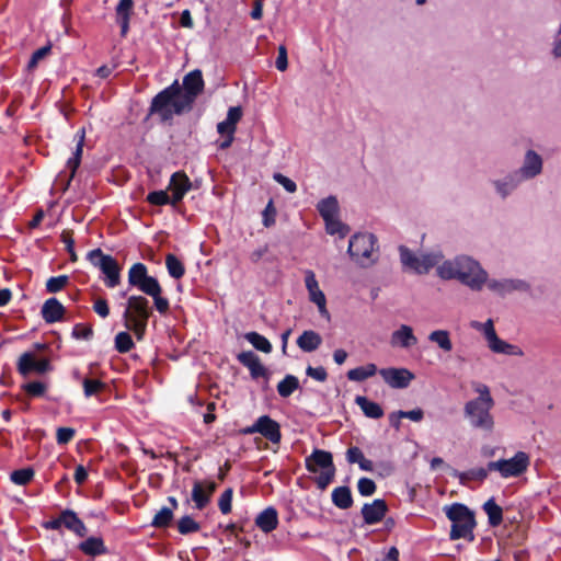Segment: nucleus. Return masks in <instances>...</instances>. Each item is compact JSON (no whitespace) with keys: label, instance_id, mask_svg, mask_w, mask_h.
Returning <instances> with one entry per match:
<instances>
[{"label":"nucleus","instance_id":"nucleus-1","mask_svg":"<svg viewBox=\"0 0 561 561\" xmlns=\"http://www.w3.org/2000/svg\"><path fill=\"white\" fill-rule=\"evenodd\" d=\"M440 280H457L473 291H479V285L485 280L484 267L469 254H457L440 261L437 271Z\"/></svg>","mask_w":561,"mask_h":561},{"label":"nucleus","instance_id":"nucleus-2","mask_svg":"<svg viewBox=\"0 0 561 561\" xmlns=\"http://www.w3.org/2000/svg\"><path fill=\"white\" fill-rule=\"evenodd\" d=\"M400 263L404 271L417 275H426L435 268L437 274L444 252L440 249L431 251H413L405 245L399 247Z\"/></svg>","mask_w":561,"mask_h":561},{"label":"nucleus","instance_id":"nucleus-3","mask_svg":"<svg viewBox=\"0 0 561 561\" xmlns=\"http://www.w3.org/2000/svg\"><path fill=\"white\" fill-rule=\"evenodd\" d=\"M149 300L144 296L133 295L128 297L126 309L123 313L125 328L131 330L138 340H141L150 317Z\"/></svg>","mask_w":561,"mask_h":561},{"label":"nucleus","instance_id":"nucleus-4","mask_svg":"<svg viewBox=\"0 0 561 561\" xmlns=\"http://www.w3.org/2000/svg\"><path fill=\"white\" fill-rule=\"evenodd\" d=\"M446 516L451 522L450 539L473 541L476 520L473 513L463 504L454 503L445 508Z\"/></svg>","mask_w":561,"mask_h":561},{"label":"nucleus","instance_id":"nucleus-5","mask_svg":"<svg viewBox=\"0 0 561 561\" xmlns=\"http://www.w3.org/2000/svg\"><path fill=\"white\" fill-rule=\"evenodd\" d=\"M470 327L483 335L492 353L514 357H523L525 355L520 346L512 344L497 335L492 319H488L485 322L471 321Z\"/></svg>","mask_w":561,"mask_h":561},{"label":"nucleus","instance_id":"nucleus-6","mask_svg":"<svg viewBox=\"0 0 561 561\" xmlns=\"http://www.w3.org/2000/svg\"><path fill=\"white\" fill-rule=\"evenodd\" d=\"M493 407L494 403L469 400L463 407V414L472 428L491 433L495 426L494 416L491 412Z\"/></svg>","mask_w":561,"mask_h":561},{"label":"nucleus","instance_id":"nucleus-7","mask_svg":"<svg viewBox=\"0 0 561 561\" xmlns=\"http://www.w3.org/2000/svg\"><path fill=\"white\" fill-rule=\"evenodd\" d=\"M377 248V239L373 233H355L348 243V254L360 266H368L375 262L374 253Z\"/></svg>","mask_w":561,"mask_h":561},{"label":"nucleus","instance_id":"nucleus-8","mask_svg":"<svg viewBox=\"0 0 561 561\" xmlns=\"http://www.w3.org/2000/svg\"><path fill=\"white\" fill-rule=\"evenodd\" d=\"M87 259L104 274V283L108 288L119 285L121 266L113 256L104 254L101 249H94L88 253Z\"/></svg>","mask_w":561,"mask_h":561},{"label":"nucleus","instance_id":"nucleus-9","mask_svg":"<svg viewBox=\"0 0 561 561\" xmlns=\"http://www.w3.org/2000/svg\"><path fill=\"white\" fill-rule=\"evenodd\" d=\"M530 465V457L525 451H517L510 459H499L489 462V469L499 472L501 478H517L525 473Z\"/></svg>","mask_w":561,"mask_h":561},{"label":"nucleus","instance_id":"nucleus-10","mask_svg":"<svg viewBox=\"0 0 561 561\" xmlns=\"http://www.w3.org/2000/svg\"><path fill=\"white\" fill-rule=\"evenodd\" d=\"M485 280L479 285V291L486 287L493 294L505 297L515 291H528L530 285L520 278H491L484 268Z\"/></svg>","mask_w":561,"mask_h":561},{"label":"nucleus","instance_id":"nucleus-11","mask_svg":"<svg viewBox=\"0 0 561 561\" xmlns=\"http://www.w3.org/2000/svg\"><path fill=\"white\" fill-rule=\"evenodd\" d=\"M524 183L515 170H511L493 176L490 179L489 184L495 197L505 201L511 197L518 187Z\"/></svg>","mask_w":561,"mask_h":561},{"label":"nucleus","instance_id":"nucleus-12","mask_svg":"<svg viewBox=\"0 0 561 561\" xmlns=\"http://www.w3.org/2000/svg\"><path fill=\"white\" fill-rule=\"evenodd\" d=\"M523 182L531 181L543 172V158L534 149H527L523 156L522 164L515 169Z\"/></svg>","mask_w":561,"mask_h":561},{"label":"nucleus","instance_id":"nucleus-13","mask_svg":"<svg viewBox=\"0 0 561 561\" xmlns=\"http://www.w3.org/2000/svg\"><path fill=\"white\" fill-rule=\"evenodd\" d=\"M18 370L23 376L32 373L43 375L51 370V365L48 358L38 356L35 351H28L19 357Z\"/></svg>","mask_w":561,"mask_h":561},{"label":"nucleus","instance_id":"nucleus-14","mask_svg":"<svg viewBox=\"0 0 561 561\" xmlns=\"http://www.w3.org/2000/svg\"><path fill=\"white\" fill-rule=\"evenodd\" d=\"M305 286L308 291L309 300L317 306L320 316L327 321H330L331 314L327 308L325 295L319 286L314 272L311 270L305 271Z\"/></svg>","mask_w":561,"mask_h":561},{"label":"nucleus","instance_id":"nucleus-15","mask_svg":"<svg viewBox=\"0 0 561 561\" xmlns=\"http://www.w3.org/2000/svg\"><path fill=\"white\" fill-rule=\"evenodd\" d=\"M243 434L259 433L273 444H278L282 438L279 424L268 415L260 416L251 426L243 428Z\"/></svg>","mask_w":561,"mask_h":561},{"label":"nucleus","instance_id":"nucleus-16","mask_svg":"<svg viewBox=\"0 0 561 561\" xmlns=\"http://www.w3.org/2000/svg\"><path fill=\"white\" fill-rule=\"evenodd\" d=\"M380 376L391 388H407L414 379V375L407 368H382L379 370Z\"/></svg>","mask_w":561,"mask_h":561},{"label":"nucleus","instance_id":"nucleus-17","mask_svg":"<svg viewBox=\"0 0 561 561\" xmlns=\"http://www.w3.org/2000/svg\"><path fill=\"white\" fill-rule=\"evenodd\" d=\"M174 89L168 87L160 93H158L152 102L150 111L157 113L162 119H169L174 115L172 106V92Z\"/></svg>","mask_w":561,"mask_h":561},{"label":"nucleus","instance_id":"nucleus-18","mask_svg":"<svg viewBox=\"0 0 561 561\" xmlns=\"http://www.w3.org/2000/svg\"><path fill=\"white\" fill-rule=\"evenodd\" d=\"M191 188V180L184 172L173 173L168 185V191L172 193L171 205H176L181 202Z\"/></svg>","mask_w":561,"mask_h":561},{"label":"nucleus","instance_id":"nucleus-19","mask_svg":"<svg viewBox=\"0 0 561 561\" xmlns=\"http://www.w3.org/2000/svg\"><path fill=\"white\" fill-rule=\"evenodd\" d=\"M84 136H85V133H84L83 128L78 130L77 134H76L77 145H76V149H75V151L72 153V157H70L67 160L66 167L69 170V175H68V178H67V180L65 182V185L62 187L64 191L69 187L70 182L73 179V176L76 174V171H77V169L80 165L82 150H83V144H84Z\"/></svg>","mask_w":561,"mask_h":561},{"label":"nucleus","instance_id":"nucleus-20","mask_svg":"<svg viewBox=\"0 0 561 561\" xmlns=\"http://www.w3.org/2000/svg\"><path fill=\"white\" fill-rule=\"evenodd\" d=\"M417 343L413 329L408 324H401L391 333L390 344L393 347L410 348Z\"/></svg>","mask_w":561,"mask_h":561},{"label":"nucleus","instance_id":"nucleus-21","mask_svg":"<svg viewBox=\"0 0 561 561\" xmlns=\"http://www.w3.org/2000/svg\"><path fill=\"white\" fill-rule=\"evenodd\" d=\"M387 504L383 500L376 499L371 503H366L362 507V515L366 524L374 525L379 523L386 515Z\"/></svg>","mask_w":561,"mask_h":561},{"label":"nucleus","instance_id":"nucleus-22","mask_svg":"<svg viewBox=\"0 0 561 561\" xmlns=\"http://www.w3.org/2000/svg\"><path fill=\"white\" fill-rule=\"evenodd\" d=\"M215 490L216 483L213 481L195 482L192 490V500L196 508L203 510L208 504Z\"/></svg>","mask_w":561,"mask_h":561},{"label":"nucleus","instance_id":"nucleus-23","mask_svg":"<svg viewBox=\"0 0 561 561\" xmlns=\"http://www.w3.org/2000/svg\"><path fill=\"white\" fill-rule=\"evenodd\" d=\"M306 467L310 472L314 473L320 469L325 470L329 468H334L331 453L314 449L313 453L306 458Z\"/></svg>","mask_w":561,"mask_h":561},{"label":"nucleus","instance_id":"nucleus-24","mask_svg":"<svg viewBox=\"0 0 561 561\" xmlns=\"http://www.w3.org/2000/svg\"><path fill=\"white\" fill-rule=\"evenodd\" d=\"M134 11V0H119L115 8L116 22L121 26V34L125 36L129 30V21Z\"/></svg>","mask_w":561,"mask_h":561},{"label":"nucleus","instance_id":"nucleus-25","mask_svg":"<svg viewBox=\"0 0 561 561\" xmlns=\"http://www.w3.org/2000/svg\"><path fill=\"white\" fill-rule=\"evenodd\" d=\"M242 117V110L240 106H232L228 110L227 117L217 124V131L220 135L233 136L237 129V124Z\"/></svg>","mask_w":561,"mask_h":561},{"label":"nucleus","instance_id":"nucleus-26","mask_svg":"<svg viewBox=\"0 0 561 561\" xmlns=\"http://www.w3.org/2000/svg\"><path fill=\"white\" fill-rule=\"evenodd\" d=\"M238 360L250 370L253 378H259L266 374V368L260 362L259 356L252 351L240 353Z\"/></svg>","mask_w":561,"mask_h":561},{"label":"nucleus","instance_id":"nucleus-27","mask_svg":"<svg viewBox=\"0 0 561 561\" xmlns=\"http://www.w3.org/2000/svg\"><path fill=\"white\" fill-rule=\"evenodd\" d=\"M41 312L45 322L55 323L62 319L65 308L56 298H49L44 302Z\"/></svg>","mask_w":561,"mask_h":561},{"label":"nucleus","instance_id":"nucleus-28","mask_svg":"<svg viewBox=\"0 0 561 561\" xmlns=\"http://www.w3.org/2000/svg\"><path fill=\"white\" fill-rule=\"evenodd\" d=\"M170 88L174 89L172 92V106L174 114H181L182 112L190 110L195 99L184 92L176 82L171 84Z\"/></svg>","mask_w":561,"mask_h":561},{"label":"nucleus","instance_id":"nucleus-29","mask_svg":"<svg viewBox=\"0 0 561 561\" xmlns=\"http://www.w3.org/2000/svg\"><path fill=\"white\" fill-rule=\"evenodd\" d=\"M60 522L62 525L75 533L76 535L83 537L87 535V527L83 522L78 517V515L70 510H66L60 514Z\"/></svg>","mask_w":561,"mask_h":561},{"label":"nucleus","instance_id":"nucleus-30","mask_svg":"<svg viewBox=\"0 0 561 561\" xmlns=\"http://www.w3.org/2000/svg\"><path fill=\"white\" fill-rule=\"evenodd\" d=\"M203 87L204 81L202 72L199 70H193L184 77L183 88L181 89L194 99H196V96L202 92Z\"/></svg>","mask_w":561,"mask_h":561},{"label":"nucleus","instance_id":"nucleus-31","mask_svg":"<svg viewBox=\"0 0 561 561\" xmlns=\"http://www.w3.org/2000/svg\"><path fill=\"white\" fill-rule=\"evenodd\" d=\"M256 526L264 533L268 534L277 527L278 517L274 507H267L262 511L255 518Z\"/></svg>","mask_w":561,"mask_h":561},{"label":"nucleus","instance_id":"nucleus-32","mask_svg":"<svg viewBox=\"0 0 561 561\" xmlns=\"http://www.w3.org/2000/svg\"><path fill=\"white\" fill-rule=\"evenodd\" d=\"M322 343L321 335L313 330H306L297 339L298 347L307 353L316 351Z\"/></svg>","mask_w":561,"mask_h":561},{"label":"nucleus","instance_id":"nucleus-33","mask_svg":"<svg viewBox=\"0 0 561 561\" xmlns=\"http://www.w3.org/2000/svg\"><path fill=\"white\" fill-rule=\"evenodd\" d=\"M79 549L87 556L96 557L106 553V547L100 537H89L79 543Z\"/></svg>","mask_w":561,"mask_h":561},{"label":"nucleus","instance_id":"nucleus-34","mask_svg":"<svg viewBox=\"0 0 561 561\" xmlns=\"http://www.w3.org/2000/svg\"><path fill=\"white\" fill-rule=\"evenodd\" d=\"M355 403L362 409L363 413L370 419H380L383 415L382 408L374 402L368 400L366 397L357 396L355 398Z\"/></svg>","mask_w":561,"mask_h":561},{"label":"nucleus","instance_id":"nucleus-35","mask_svg":"<svg viewBox=\"0 0 561 561\" xmlns=\"http://www.w3.org/2000/svg\"><path fill=\"white\" fill-rule=\"evenodd\" d=\"M317 209L323 220L339 215V202L335 196H329L317 204Z\"/></svg>","mask_w":561,"mask_h":561},{"label":"nucleus","instance_id":"nucleus-36","mask_svg":"<svg viewBox=\"0 0 561 561\" xmlns=\"http://www.w3.org/2000/svg\"><path fill=\"white\" fill-rule=\"evenodd\" d=\"M427 339L430 342L436 344L443 352L449 353L453 350L450 333L447 330H434L428 334Z\"/></svg>","mask_w":561,"mask_h":561},{"label":"nucleus","instance_id":"nucleus-37","mask_svg":"<svg viewBox=\"0 0 561 561\" xmlns=\"http://www.w3.org/2000/svg\"><path fill=\"white\" fill-rule=\"evenodd\" d=\"M333 504L341 508L347 510L353 504L352 493L348 486H337L332 491Z\"/></svg>","mask_w":561,"mask_h":561},{"label":"nucleus","instance_id":"nucleus-38","mask_svg":"<svg viewBox=\"0 0 561 561\" xmlns=\"http://www.w3.org/2000/svg\"><path fill=\"white\" fill-rule=\"evenodd\" d=\"M483 511L488 515L489 524L493 527L499 526L503 520V510L497 505L494 499H489L483 504Z\"/></svg>","mask_w":561,"mask_h":561},{"label":"nucleus","instance_id":"nucleus-39","mask_svg":"<svg viewBox=\"0 0 561 561\" xmlns=\"http://www.w3.org/2000/svg\"><path fill=\"white\" fill-rule=\"evenodd\" d=\"M148 276L147 266L144 263H135L128 271V283L130 286L138 288Z\"/></svg>","mask_w":561,"mask_h":561},{"label":"nucleus","instance_id":"nucleus-40","mask_svg":"<svg viewBox=\"0 0 561 561\" xmlns=\"http://www.w3.org/2000/svg\"><path fill=\"white\" fill-rule=\"evenodd\" d=\"M376 373L377 366L370 363L348 370L347 378L352 381L360 382L373 377Z\"/></svg>","mask_w":561,"mask_h":561},{"label":"nucleus","instance_id":"nucleus-41","mask_svg":"<svg viewBox=\"0 0 561 561\" xmlns=\"http://www.w3.org/2000/svg\"><path fill=\"white\" fill-rule=\"evenodd\" d=\"M245 340L257 351L263 353L272 352V344L270 341L257 332H248L244 335Z\"/></svg>","mask_w":561,"mask_h":561},{"label":"nucleus","instance_id":"nucleus-42","mask_svg":"<svg viewBox=\"0 0 561 561\" xmlns=\"http://www.w3.org/2000/svg\"><path fill=\"white\" fill-rule=\"evenodd\" d=\"M325 222V231L331 236H339V238H344L350 232V228L344 225L337 216L328 218L324 220Z\"/></svg>","mask_w":561,"mask_h":561},{"label":"nucleus","instance_id":"nucleus-43","mask_svg":"<svg viewBox=\"0 0 561 561\" xmlns=\"http://www.w3.org/2000/svg\"><path fill=\"white\" fill-rule=\"evenodd\" d=\"M299 388L298 378L293 375H287L277 385V392L280 397L287 398Z\"/></svg>","mask_w":561,"mask_h":561},{"label":"nucleus","instance_id":"nucleus-44","mask_svg":"<svg viewBox=\"0 0 561 561\" xmlns=\"http://www.w3.org/2000/svg\"><path fill=\"white\" fill-rule=\"evenodd\" d=\"M173 519V511L170 507H161L152 518L151 526L156 528L168 527Z\"/></svg>","mask_w":561,"mask_h":561},{"label":"nucleus","instance_id":"nucleus-45","mask_svg":"<svg viewBox=\"0 0 561 561\" xmlns=\"http://www.w3.org/2000/svg\"><path fill=\"white\" fill-rule=\"evenodd\" d=\"M165 266L169 275L175 279L181 278L185 273L183 263L173 254L167 255Z\"/></svg>","mask_w":561,"mask_h":561},{"label":"nucleus","instance_id":"nucleus-46","mask_svg":"<svg viewBox=\"0 0 561 561\" xmlns=\"http://www.w3.org/2000/svg\"><path fill=\"white\" fill-rule=\"evenodd\" d=\"M138 289L150 297L157 296L158 294H162V288L158 279L150 275L146 278L145 282L140 284Z\"/></svg>","mask_w":561,"mask_h":561},{"label":"nucleus","instance_id":"nucleus-47","mask_svg":"<svg viewBox=\"0 0 561 561\" xmlns=\"http://www.w3.org/2000/svg\"><path fill=\"white\" fill-rule=\"evenodd\" d=\"M134 346L131 336L127 332H119L115 336V347L121 353L129 352Z\"/></svg>","mask_w":561,"mask_h":561},{"label":"nucleus","instance_id":"nucleus-48","mask_svg":"<svg viewBox=\"0 0 561 561\" xmlns=\"http://www.w3.org/2000/svg\"><path fill=\"white\" fill-rule=\"evenodd\" d=\"M34 477V471L31 468L15 470L11 473V481L18 485H25Z\"/></svg>","mask_w":561,"mask_h":561},{"label":"nucleus","instance_id":"nucleus-49","mask_svg":"<svg viewBox=\"0 0 561 561\" xmlns=\"http://www.w3.org/2000/svg\"><path fill=\"white\" fill-rule=\"evenodd\" d=\"M179 533L187 535L199 530V525L191 517L183 516L178 523Z\"/></svg>","mask_w":561,"mask_h":561},{"label":"nucleus","instance_id":"nucleus-50","mask_svg":"<svg viewBox=\"0 0 561 561\" xmlns=\"http://www.w3.org/2000/svg\"><path fill=\"white\" fill-rule=\"evenodd\" d=\"M83 391L84 396L87 398H90L98 392H100L104 388V383L98 379H89L84 378L82 380Z\"/></svg>","mask_w":561,"mask_h":561},{"label":"nucleus","instance_id":"nucleus-51","mask_svg":"<svg viewBox=\"0 0 561 561\" xmlns=\"http://www.w3.org/2000/svg\"><path fill=\"white\" fill-rule=\"evenodd\" d=\"M147 201L152 205L162 206L171 204L172 196L170 197L167 191H153L148 194Z\"/></svg>","mask_w":561,"mask_h":561},{"label":"nucleus","instance_id":"nucleus-52","mask_svg":"<svg viewBox=\"0 0 561 561\" xmlns=\"http://www.w3.org/2000/svg\"><path fill=\"white\" fill-rule=\"evenodd\" d=\"M68 280L69 277L67 275L50 277L46 283V289L49 293H57L67 285Z\"/></svg>","mask_w":561,"mask_h":561},{"label":"nucleus","instance_id":"nucleus-53","mask_svg":"<svg viewBox=\"0 0 561 561\" xmlns=\"http://www.w3.org/2000/svg\"><path fill=\"white\" fill-rule=\"evenodd\" d=\"M357 490L362 496H370L376 491V483L369 478H360L357 482Z\"/></svg>","mask_w":561,"mask_h":561},{"label":"nucleus","instance_id":"nucleus-54","mask_svg":"<svg viewBox=\"0 0 561 561\" xmlns=\"http://www.w3.org/2000/svg\"><path fill=\"white\" fill-rule=\"evenodd\" d=\"M335 474V468H329L321 470L320 474L316 479V483L319 489L324 490L331 483Z\"/></svg>","mask_w":561,"mask_h":561},{"label":"nucleus","instance_id":"nucleus-55","mask_svg":"<svg viewBox=\"0 0 561 561\" xmlns=\"http://www.w3.org/2000/svg\"><path fill=\"white\" fill-rule=\"evenodd\" d=\"M474 391L479 394L477 398L471 399L472 401L494 403L491 396L490 389L486 385L479 383L476 386Z\"/></svg>","mask_w":561,"mask_h":561},{"label":"nucleus","instance_id":"nucleus-56","mask_svg":"<svg viewBox=\"0 0 561 561\" xmlns=\"http://www.w3.org/2000/svg\"><path fill=\"white\" fill-rule=\"evenodd\" d=\"M231 501H232V490L227 489L218 501L219 510L222 514H228L231 512Z\"/></svg>","mask_w":561,"mask_h":561},{"label":"nucleus","instance_id":"nucleus-57","mask_svg":"<svg viewBox=\"0 0 561 561\" xmlns=\"http://www.w3.org/2000/svg\"><path fill=\"white\" fill-rule=\"evenodd\" d=\"M50 49L51 46L46 45L35 50L28 61V68H35L37 64L49 54Z\"/></svg>","mask_w":561,"mask_h":561},{"label":"nucleus","instance_id":"nucleus-58","mask_svg":"<svg viewBox=\"0 0 561 561\" xmlns=\"http://www.w3.org/2000/svg\"><path fill=\"white\" fill-rule=\"evenodd\" d=\"M71 334L77 340H89L92 336L93 331L90 327L79 323L73 327Z\"/></svg>","mask_w":561,"mask_h":561},{"label":"nucleus","instance_id":"nucleus-59","mask_svg":"<svg viewBox=\"0 0 561 561\" xmlns=\"http://www.w3.org/2000/svg\"><path fill=\"white\" fill-rule=\"evenodd\" d=\"M490 471L491 470L489 469V463H488L485 468H474V469L469 470L466 473L460 474V478L461 479L470 478V479H474V480H484L488 477Z\"/></svg>","mask_w":561,"mask_h":561},{"label":"nucleus","instance_id":"nucleus-60","mask_svg":"<svg viewBox=\"0 0 561 561\" xmlns=\"http://www.w3.org/2000/svg\"><path fill=\"white\" fill-rule=\"evenodd\" d=\"M273 179L280 184L288 193H295L297 191L296 183L289 178L283 175L282 173H275Z\"/></svg>","mask_w":561,"mask_h":561},{"label":"nucleus","instance_id":"nucleus-61","mask_svg":"<svg viewBox=\"0 0 561 561\" xmlns=\"http://www.w3.org/2000/svg\"><path fill=\"white\" fill-rule=\"evenodd\" d=\"M306 374L308 377H310L317 381H320V382L325 381L328 378L327 370L322 366H319V367L308 366L306 369Z\"/></svg>","mask_w":561,"mask_h":561},{"label":"nucleus","instance_id":"nucleus-62","mask_svg":"<svg viewBox=\"0 0 561 561\" xmlns=\"http://www.w3.org/2000/svg\"><path fill=\"white\" fill-rule=\"evenodd\" d=\"M24 390L30 394V396H33V397H39V396H43L46 391V386L45 383L41 382V381H33V382H28L24 386Z\"/></svg>","mask_w":561,"mask_h":561},{"label":"nucleus","instance_id":"nucleus-63","mask_svg":"<svg viewBox=\"0 0 561 561\" xmlns=\"http://www.w3.org/2000/svg\"><path fill=\"white\" fill-rule=\"evenodd\" d=\"M75 430L71 427H59L57 430L56 439L60 445L69 443L75 436Z\"/></svg>","mask_w":561,"mask_h":561},{"label":"nucleus","instance_id":"nucleus-64","mask_svg":"<svg viewBox=\"0 0 561 561\" xmlns=\"http://www.w3.org/2000/svg\"><path fill=\"white\" fill-rule=\"evenodd\" d=\"M364 458L363 451L356 446L350 447L346 451V460L350 463H359Z\"/></svg>","mask_w":561,"mask_h":561}]
</instances>
